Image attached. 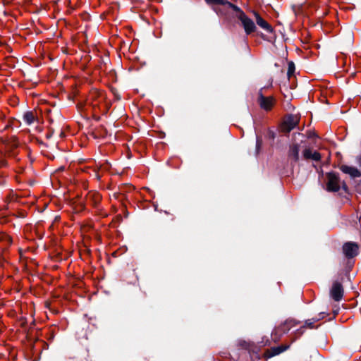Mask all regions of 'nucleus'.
<instances>
[{
    "label": "nucleus",
    "instance_id": "nucleus-18",
    "mask_svg": "<svg viewBox=\"0 0 361 361\" xmlns=\"http://www.w3.org/2000/svg\"><path fill=\"white\" fill-rule=\"evenodd\" d=\"M318 319H317V320H318ZM316 321H317V319H314V321H313V322H310V320H307V321H306V322H305V325H306L307 326L310 327V328H312V327H313V324H314V322H316Z\"/></svg>",
    "mask_w": 361,
    "mask_h": 361
},
{
    "label": "nucleus",
    "instance_id": "nucleus-1",
    "mask_svg": "<svg viewBox=\"0 0 361 361\" xmlns=\"http://www.w3.org/2000/svg\"><path fill=\"white\" fill-rule=\"evenodd\" d=\"M236 17L240 20L247 35H250L255 30L256 26L253 20L248 18L245 13L236 14Z\"/></svg>",
    "mask_w": 361,
    "mask_h": 361
},
{
    "label": "nucleus",
    "instance_id": "nucleus-10",
    "mask_svg": "<svg viewBox=\"0 0 361 361\" xmlns=\"http://www.w3.org/2000/svg\"><path fill=\"white\" fill-rule=\"evenodd\" d=\"M303 157L306 159H312L314 161H319L321 159V155L316 151H312L311 149L307 148L303 151Z\"/></svg>",
    "mask_w": 361,
    "mask_h": 361
},
{
    "label": "nucleus",
    "instance_id": "nucleus-20",
    "mask_svg": "<svg viewBox=\"0 0 361 361\" xmlns=\"http://www.w3.org/2000/svg\"><path fill=\"white\" fill-rule=\"evenodd\" d=\"M259 144H260L259 140L257 138V147H259Z\"/></svg>",
    "mask_w": 361,
    "mask_h": 361
},
{
    "label": "nucleus",
    "instance_id": "nucleus-11",
    "mask_svg": "<svg viewBox=\"0 0 361 361\" xmlns=\"http://www.w3.org/2000/svg\"><path fill=\"white\" fill-rule=\"evenodd\" d=\"M299 151L300 146L298 144H292L290 146L288 157L293 159L295 161H298L299 159Z\"/></svg>",
    "mask_w": 361,
    "mask_h": 361
},
{
    "label": "nucleus",
    "instance_id": "nucleus-4",
    "mask_svg": "<svg viewBox=\"0 0 361 361\" xmlns=\"http://www.w3.org/2000/svg\"><path fill=\"white\" fill-rule=\"evenodd\" d=\"M343 250L345 257L352 258L358 254V245L355 243L348 242L343 245Z\"/></svg>",
    "mask_w": 361,
    "mask_h": 361
},
{
    "label": "nucleus",
    "instance_id": "nucleus-6",
    "mask_svg": "<svg viewBox=\"0 0 361 361\" xmlns=\"http://www.w3.org/2000/svg\"><path fill=\"white\" fill-rule=\"evenodd\" d=\"M259 103L262 109L269 110L274 105V99L272 97H264L261 89L259 92Z\"/></svg>",
    "mask_w": 361,
    "mask_h": 361
},
{
    "label": "nucleus",
    "instance_id": "nucleus-13",
    "mask_svg": "<svg viewBox=\"0 0 361 361\" xmlns=\"http://www.w3.org/2000/svg\"><path fill=\"white\" fill-rule=\"evenodd\" d=\"M23 119L27 125L30 126L35 122V116L32 111H27L23 114Z\"/></svg>",
    "mask_w": 361,
    "mask_h": 361
},
{
    "label": "nucleus",
    "instance_id": "nucleus-21",
    "mask_svg": "<svg viewBox=\"0 0 361 361\" xmlns=\"http://www.w3.org/2000/svg\"><path fill=\"white\" fill-rule=\"evenodd\" d=\"M360 166H361V158H360Z\"/></svg>",
    "mask_w": 361,
    "mask_h": 361
},
{
    "label": "nucleus",
    "instance_id": "nucleus-5",
    "mask_svg": "<svg viewBox=\"0 0 361 361\" xmlns=\"http://www.w3.org/2000/svg\"><path fill=\"white\" fill-rule=\"evenodd\" d=\"M330 294L331 297L335 301H340L343 295V289L341 283L337 281L334 282L332 285Z\"/></svg>",
    "mask_w": 361,
    "mask_h": 361
},
{
    "label": "nucleus",
    "instance_id": "nucleus-7",
    "mask_svg": "<svg viewBox=\"0 0 361 361\" xmlns=\"http://www.w3.org/2000/svg\"><path fill=\"white\" fill-rule=\"evenodd\" d=\"M298 123V118L293 115L288 116L283 123V130L290 132Z\"/></svg>",
    "mask_w": 361,
    "mask_h": 361
},
{
    "label": "nucleus",
    "instance_id": "nucleus-17",
    "mask_svg": "<svg viewBox=\"0 0 361 361\" xmlns=\"http://www.w3.org/2000/svg\"><path fill=\"white\" fill-rule=\"evenodd\" d=\"M295 71V65L293 62L288 63V76H290L292 74H293Z\"/></svg>",
    "mask_w": 361,
    "mask_h": 361
},
{
    "label": "nucleus",
    "instance_id": "nucleus-8",
    "mask_svg": "<svg viewBox=\"0 0 361 361\" xmlns=\"http://www.w3.org/2000/svg\"><path fill=\"white\" fill-rule=\"evenodd\" d=\"M340 169L343 173L348 174L353 178L361 176V171L355 166L342 165L340 166Z\"/></svg>",
    "mask_w": 361,
    "mask_h": 361
},
{
    "label": "nucleus",
    "instance_id": "nucleus-14",
    "mask_svg": "<svg viewBox=\"0 0 361 361\" xmlns=\"http://www.w3.org/2000/svg\"><path fill=\"white\" fill-rule=\"evenodd\" d=\"M224 6H227L228 7L232 8L233 11L237 12V14H240V13H244L239 7H238L235 4L228 1L227 0H226V3L224 4Z\"/></svg>",
    "mask_w": 361,
    "mask_h": 361
},
{
    "label": "nucleus",
    "instance_id": "nucleus-2",
    "mask_svg": "<svg viewBox=\"0 0 361 361\" xmlns=\"http://www.w3.org/2000/svg\"><path fill=\"white\" fill-rule=\"evenodd\" d=\"M327 189L329 191L337 192L340 189V180L338 176L334 172L327 173Z\"/></svg>",
    "mask_w": 361,
    "mask_h": 361
},
{
    "label": "nucleus",
    "instance_id": "nucleus-9",
    "mask_svg": "<svg viewBox=\"0 0 361 361\" xmlns=\"http://www.w3.org/2000/svg\"><path fill=\"white\" fill-rule=\"evenodd\" d=\"M255 16L256 17V23L263 30L268 32H272V27L265 20H264L258 13H255Z\"/></svg>",
    "mask_w": 361,
    "mask_h": 361
},
{
    "label": "nucleus",
    "instance_id": "nucleus-15",
    "mask_svg": "<svg viewBox=\"0 0 361 361\" xmlns=\"http://www.w3.org/2000/svg\"><path fill=\"white\" fill-rule=\"evenodd\" d=\"M288 346H279L277 348H273L274 353L273 355H278L283 351H285L286 349H288Z\"/></svg>",
    "mask_w": 361,
    "mask_h": 361
},
{
    "label": "nucleus",
    "instance_id": "nucleus-3",
    "mask_svg": "<svg viewBox=\"0 0 361 361\" xmlns=\"http://www.w3.org/2000/svg\"><path fill=\"white\" fill-rule=\"evenodd\" d=\"M104 94L102 92L94 90L90 92L87 102L93 107L99 106L101 102L104 101Z\"/></svg>",
    "mask_w": 361,
    "mask_h": 361
},
{
    "label": "nucleus",
    "instance_id": "nucleus-16",
    "mask_svg": "<svg viewBox=\"0 0 361 361\" xmlns=\"http://www.w3.org/2000/svg\"><path fill=\"white\" fill-rule=\"evenodd\" d=\"M208 4H217L224 5L226 3V0H205Z\"/></svg>",
    "mask_w": 361,
    "mask_h": 361
},
{
    "label": "nucleus",
    "instance_id": "nucleus-19",
    "mask_svg": "<svg viewBox=\"0 0 361 361\" xmlns=\"http://www.w3.org/2000/svg\"><path fill=\"white\" fill-rule=\"evenodd\" d=\"M297 332L299 334V335H301L303 334V331L301 329H298Z\"/></svg>",
    "mask_w": 361,
    "mask_h": 361
},
{
    "label": "nucleus",
    "instance_id": "nucleus-12",
    "mask_svg": "<svg viewBox=\"0 0 361 361\" xmlns=\"http://www.w3.org/2000/svg\"><path fill=\"white\" fill-rule=\"evenodd\" d=\"M298 324V322L294 319H288L280 326V329L283 333H286Z\"/></svg>",
    "mask_w": 361,
    "mask_h": 361
}]
</instances>
